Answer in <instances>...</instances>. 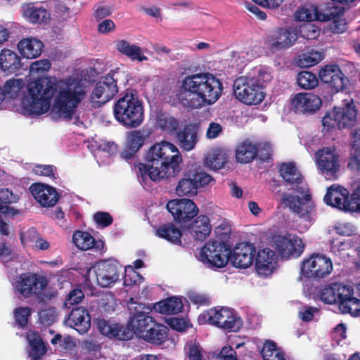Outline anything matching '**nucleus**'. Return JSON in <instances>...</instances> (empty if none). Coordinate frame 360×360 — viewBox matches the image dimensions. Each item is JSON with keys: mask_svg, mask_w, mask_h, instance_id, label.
<instances>
[{"mask_svg": "<svg viewBox=\"0 0 360 360\" xmlns=\"http://www.w3.org/2000/svg\"><path fill=\"white\" fill-rule=\"evenodd\" d=\"M160 129L169 134L178 131L179 121L173 117L162 115L158 119Z\"/></svg>", "mask_w": 360, "mask_h": 360, "instance_id": "nucleus-50", "label": "nucleus"}, {"mask_svg": "<svg viewBox=\"0 0 360 360\" xmlns=\"http://www.w3.org/2000/svg\"><path fill=\"white\" fill-rule=\"evenodd\" d=\"M20 105L24 115H40L46 112L54 98L53 109L60 118L71 120L86 95L80 79L68 77L57 80L44 77L30 82Z\"/></svg>", "mask_w": 360, "mask_h": 360, "instance_id": "nucleus-1", "label": "nucleus"}, {"mask_svg": "<svg viewBox=\"0 0 360 360\" xmlns=\"http://www.w3.org/2000/svg\"><path fill=\"white\" fill-rule=\"evenodd\" d=\"M20 57L13 51L4 49L0 53V68L2 71L12 74L22 67Z\"/></svg>", "mask_w": 360, "mask_h": 360, "instance_id": "nucleus-33", "label": "nucleus"}, {"mask_svg": "<svg viewBox=\"0 0 360 360\" xmlns=\"http://www.w3.org/2000/svg\"><path fill=\"white\" fill-rule=\"evenodd\" d=\"M257 146L245 141L238 145L236 149V158L238 162L249 163L257 157Z\"/></svg>", "mask_w": 360, "mask_h": 360, "instance_id": "nucleus-41", "label": "nucleus"}, {"mask_svg": "<svg viewBox=\"0 0 360 360\" xmlns=\"http://www.w3.org/2000/svg\"><path fill=\"white\" fill-rule=\"evenodd\" d=\"M167 209L174 220L180 224L190 221L198 213V208L193 201L186 198L169 200Z\"/></svg>", "mask_w": 360, "mask_h": 360, "instance_id": "nucleus-20", "label": "nucleus"}, {"mask_svg": "<svg viewBox=\"0 0 360 360\" xmlns=\"http://www.w3.org/2000/svg\"><path fill=\"white\" fill-rule=\"evenodd\" d=\"M74 244L82 250H87L94 247V238L88 232L76 231L72 236Z\"/></svg>", "mask_w": 360, "mask_h": 360, "instance_id": "nucleus-44", "label": "nucleus"}, {"mask_svg": "<svg viewBox=\"0 0 360 360\" xmlns=\"http://www.w3.org/2000/svg\"><path fill=\"white\" fill-rule=\"evenodd\" d=\"M324 54L319 51H309L300 56L299 65L303 68L314 66L321 61Z\"/></svg>", "mask_w": 360, "mask_h": 360, "instance_id": "nucleus-45", "label": "nucleus"}, {"mask_svg": "<svg viewBox=\"0 0 360 360\" xmlns=\"http://www.w3.org/2000/svg\"><path fill=\"white\" fill-rule=\"evenodd\" d=\"M94 269L97 283L101 287H110L120 280L122 266L115 260H101Z\"/></svg>", "mask_w": 360, "mask_h": 360, "instance_id": "nucleus-19", "label": "nucleus"}, {"mask_svg": "<svg viewBox=\"0 0 360 360\" xmlns=\"http://www.w3.org/2000/svg\"><path fill=\"white\" fill-rule=\"evenodd\" d=\"M29 236H33V239H30L32 242H34L35 247L41 250H46L49 249L50 244L49 243L39 237L37 231L34 229H30L27 232Z\"/></svg>", "mask_w": 360, "mask_h": 360, "instance_id": "nucleus-57", "label": "nucleus"}, {"mask_svg": "<svg viewBox=\"0 0 360 360\" xmlns=\"http://www.w3.org/2000/svg\"><path fill=\"white\" fill-rule=\"evenodd\" d=\"M297 39L295 30L289 27H281L269 34L265 44L271 51H280L291 47Z\"/></svg>", "mask_w": 360, "mask_h": 360, "instance_id": "nucleus-22", "label": "nucleus"}, {"mask_svg": "<svg viewBox=\"0 0 360 360\" xmlns=\"http://www.w3.org/2000/svg\"><path fill=\"white\" fill-rule=\"evenodd\" d=\"M115 120L127 128L139 127L144 120V109L138 96L133 93H126L113 105Z\"/></svg>", "mask_w": 360, "mask_h": 360, "instance_id": "nucleus-5", "label": "nucleus"}, {"mask_svg": "<svg viewBox=\"0 0 360 360\" xmlns=\"http://www.w3.org/2000/svg\"><path fill=\"white\" fill-rule=\"evenodd\" d=\"M30 191L36 200L43 207H53L58 202L60 195L56 189L42 183L32 184Z\"/></svg>", "mask_w": 360, "mask_h": 360, "instance_id": "nucleus-27", "label": "nucleus"}, {"mask_svg": "<svg viewBox=\"0 0 360 360\" xmlns=\"http://www.w3.org/2000/svg\"><path fill=\"white\" fill-rule=\"evenodd\" d=\"M28 342L27 354L31 360H39L47 352L48 343L44 340L39 331L30 330L26 333Z\"/></svg>", "mask_w": 360, "mask_h": 360, "instance_id": "nucleus-28", "label": "nucleus"}, {"mask_svg": "<svg viewBox=\"0 0 360 360\" xmlns=\"http://www.w3.org/2000/svg\"><path fill=\"white\" fill-rule=\"evenodd\" d=\"M186 356L188 360H205L203 349L199 344H187L185 347Z\"/></svg>", "mask_w": 360, "mask_h": 360, "instance_id": "nucleus-51", "label": "nucleus"}, {"mask_svg": "<svg viewBox=\"0 0 360 360\" xmlns=\"http://www.w3.org/2000/svg\"><path fill=\"white\" fill-rule=\"evenodd\" d=\"M335 283L325 287L321 290L320 297L323 302L328 304L338 303Z\"/></svg>", "mask_w": 360, "mask_h": 360, "instance_id": "nucleus-52", "label": "nucleus"}, {"mask_svg": "<svg viewBox=\"0 0 360 360\" xmlns=\"http://www.w3.org/2000/svg\"><path fill=\"white\" fill-rule=\"evenodd\" d=\"M318 311L317 307L304 306L299 311V317L304 322H309L313 319L314 313Z\"/></svg>", "mask_w": 360, "mask_h": 360, "instance_id": "nucleus-62", "label": "nucleus"}, {"mask_svg": "<svg viewBox=\"0 0 360 360\" xmlns=\"http://www.w3.org/2000/svg\"><path fill=\"white\" fill-rule=\"evenodd\" d=\"M223 84L211 73H195L186 76L176 94L185 108L198 109L217 102L223 93Z\"/></svg>", "mask_w": 360, "mask_h": 360, "instance_id": "nucleus-2", "label": "nucleus"}, {"mask_svg": "<svg viewBox=\"0 0 360 360\" xmlns=\"http://www.w3.org/2000/svg\"><path fill=\"white\" fill-rule=\"evenodd\" d=\"M291 108L296 113H314L319 110L322 101L311 93H298L291 99Z\"/></svg>", "mask_w": 360, "mask_h": 360, "instance_id": "nucleus-24", "label": "nucleus"}, {"mask_svg": "<svg viewBox=\"0 0 360 360\" xmlns=\"http://www.w3.org/2000/svg\"><path fill=\"white\" fill-rule=\"evenodd\" d=\"M168 336L167 326L155 321L142 337L148 342L153 345H160L163 344Z\"/></svg>", "mask_w": 360, "mask_h": 360, "instance_id": "nucleus-38", "label": "nucleus"}, {"mask_svg": "<svg viewBox=\"0 0 360 360\" xmlns=\"http://www.w3.org/2000/svg\"><path fill=\"white\" fill-rule=\"evenodd\" d=\"M231 255V247L226 242L208 241L201 248L198 259L210 269L226 266Z\"/></svg>", "mask_w": 360, "mask_h": 360, "instance_id": "nucleus-10", "label": "nucleus"}, {"mask_svg": "<svg viewBox=\"0 0 360 360\" xmlns=\"http://www.w3.org/2000/svg\"><path fill=\"white\" fill-rule=\"evenodd\" d=\"M13 315L18 327L24 328L27 326L29 319L32 315V309L29 307H19L14 309Z\"/></svg>", "mask_w": 360, "mask_h": 360, "instance_id": "nucleus-48", "label": "nucleus"}, {"mask_svg": "<svg viewBox=\"0 0 360 360\" xmlns=\"http://www.w3.org/2000/svg\"><path fill=\"white\" fill-rule=\"evenodd\" d=\"M70 326L80 334L86 333L91 327L90 315L85 307H73L68 316Z\"/></svg>", "mask_w": 360, "mask_h": 360, "instance_id": "nucleus-29", "label": "nucleus"}, {"mask_svg": "<svg viewBox=\"0 0 360 360\" xmlns=\"http://www.w3.org/2000/svg\"><path fill=\"white\" fill-rule=\"evenodd\" d=\"M333 270L330 258L321 254H313L303 261L301 271L307 278H322L329 275Z\"/></svg>", "mask_w": 360, "mask_h": 360, "instance_id": "nucleus-16", "label": "nucleus"}, {"mask_svg": "<svg viewBox=\"0 0 360 360\" xmlns=\"http://www.w3.org/2000/svg\"><path fill=\"white\" fill-rule=\"evenodd\" d=\"M227 153L223 148H212L205 156V165L207 167L217 171L224 167L227 162Z\"/></svg>", "mask_w": 360, "mask_h": 360, "instance_id": "nucleus-40", "label": "nucleus"}, {"mask_svg": "<svg viewBox=\"0 0 360 360\" xmlns=\"http://www.w3.org/2000/svg\"><path fill=\"white\" fill-rule=\"evenodd\" d=\"M145 136L140 130H134L127 134L125 145L120 155L126 160L133 158L143 146Z\"/></svg>", "mask_w": 360, "mask_h": 360, "instance_id": "nucleus-30", "label": "nucleus"}, {"mask_svg": "<svg viewBox=\"0 0 360 360\" xmlns=\"http://www.w3.org/2000/svg\"><path fill=\"white\" fill-rule=\"evenodd\" d=\"M94 220L98 226L103 228L109 226L113 222V218L110 213L101 211L94 214Z\"/></svg>", "mask_w": 360, "mask_h": 360, "instance_id": "nucleus-55", "label": "nucleus"}, {"mask_svg": "<svg viewBox=\"0 0 360 360\" xmlns=\"http://www.w3.org/2000/svg\"><path fill=\"white\" fill-rule=\"evenodd\" d=\"M18 196L14 195L8 188L0 191V212L6 217H14L19 214V210L8 205L18 202Z\"/></svg>", "mask_w": 360, "mask_h": 360, "instance_id": "nucleus-42", "label": "nucleus"}, {"mask_svg": "<svg viewBox=\"0 0 360 360\" xmlns=\"http://www.w3.org/2000/svg\"><path fill=\"white\" fill-rule=\"evenodd\" d=\"M128 308L130 314V319L127 326L132 332V337L134 334H139L142 336L151 325L155 321V319L150 316L151 307L133 301L131 298Z\"/></svg>", "mask_w": 360, "mask_h": 360, "instance_id": "nucleus-12", "label": "nucleus"}, {"mask_svg": "<svg viewBox=\"0 0 360 360\" xmlns=\"http://www.w3.org/2000/svg\"><path fill=\"white\" fill-rule=\"evenodd\" d=\"M176 137L180 148L186 151L193 150L198 142L197 132L190 124L176 131Z\"/></svg>", "mask_w": 360, "mask_h": 360, "instance_id": "nucleus-36", "label": "nucleus"}, {"mask_svg": "<svg viewBox=\"0 0 360 360\" xmlns=\"http://www.w3.org/2000/svg\"><path fill=\"white\" fill-rule=\"evenodd\" d=\"M356 117L357 110L352 100L344 104V106L334 107L331 111L326 112L322 119V123L328 130L335 127L342 129L353 127Z\"/></svg>", "mask_w": 360, "mask_h": 360, "instance_id": "nucleus-11", "label": "nucleus"}, {"mask_svg": "<svg viewBox=\"0 0 360 360\" xmlns=\"http://www.w3.org/2000/svg\"><path fill=\"white\" fill-rule=\"evenodd\" d=\"M115 45L118 52L131 60L142 62L148 60V58L143 54L141 48L138 45L130 44L125 39L117 40L115 41Z\"/></svg>", "mask_w": 360, "mask_h": 360, "instance_id": "nucleus-37", "label": "nucleus"}, {"mask_svg": "<svg viewBox=\"0 0 360 360\" xmlns=\"http://www.w3.org/2000/svg\"><path fill=\"white\" fill-rule=\"evenodd\" d=\"M145 163H139V175L145 179L149 177L153 181L176 176L181 170L182 161L176 146L168 141L153 145L144 157Z\"/></svg>", "mask_w": 360, "mask_h": 360, "instance_id": "nucleus-3", "label": "nucleus"}, {"mask_svg": "<svg viewBox=\"0 0 360 360\" xmlns=\"http://www.w3.org/2000/svg\"><path fill=\"white\" fill-rule=\"evenodd\" d=\"M213 180L210 175L200 169H190L179 181L176 193L179 196L195 195L199 187H203Z\"/></svg>", "mask_w": 360, "mask_h": 360, "instance_id": "nucleus-13", "label": "nucleus"}, {"mask_svg": "<svg viewBox=\"0 0 360 360\" xmlns=\"http://www.w3.org/2000/svg\"><path fill=\"white\" fill-rule=\"evenodd\" d=\"M336 291H337V300L339 304L340 308L346 303L354 293V289L352 286L344 285L343 283H335Z\"/></svg>", "mask_w": 360, "mask_h": 360, "instance_id": "nucleus-49", "label": "nucleus"}, {"mask_svg": "<svg viewBox=\"0 0 360 360\" xmlns=\"http://www.w3.org/2000/svg\"><path fill=\"white\" fill-rule=\"evenodd\" d=\"M273 247L282 259L297 258L304 250L302 239L295 234L286 233L272 238Z\"/></svg>", "mask_w": 360, "mask_h": 360, "instance_id": "nucleus-14", "label": "nucleus"}, {"mask_svg": "<svg viewBox=\"0 0 360 360\" xmlns=\"http://www.w3.org/2000/svg\"><path fill=\"white\" fill-rule=\"evenodd\" d=\"M316 165L327 179L336 176L340 169L339 155L335 148H323L316 152Z\"/></svg>", "mask_w": 360, "mask_h": 360, "instance_id": "nucleus-21", "label": "nucleus"}, {"mask_svg": "<svg viewBox=\"0 0 360 360\" xmlns=\"http://www.w3.org/2000/svg\"><path fill=\"white\" fill-rule=\"evenodd\" d=\"M255 269L259 275L268 276L273 272L274 262L276 259V253L269 248H264L258 251L255 257Z\"/></svg>", "mask_w": 360, "mask_h": 360, "instance_id": "nucleus-31", "label": "nucleus"}, {"mask_svg": "<svg viewBox=\"0 0 360 360\" xmlns=\"http://www.w3.org/2000/svg\"><path fill=\"white\" fill-rule=\"evenodd\" d=\"M256 248L249 243L237 244L231 250L229 260L232 264L240 269H247L250 266L255 259Z\"/></svg>", "mask_w": 360, "mask_h": 360, "instance_id": "nucleus-26", "label": "nucleus"}, {"mask_svg": "<svg viewBox=\"0 0 360 360\" xmlns=\"http://www.w3.org/2000/svg\"><path fill=\"white\" fill-rule=\"evenodd\" d=\"M300 32V34L308 40L317 38L320 33L319 27L310 23L302 26Z\"/></svg>", "mask_w": 360, "mask_h": 360, "instance_id": "nucleus-56", "label": "nucleus"}, {"mask_svg": "<svg viewBox=\"0 0 360 360\" xmlns=\"http://www.w3.org/2000/svg\"><path fill=\"white\" fill-rule=\"evenodd\" d=\"M204 317H207L210 324L221 328L225 330L237 332L243 325L242 320L238 317L233 310L221 307L210 309L207 311Z\"/></svg>", "mask_w": 360, "mask_h": 360, "instance_id": "nucleus-15", "label": "nucleus"}, {"mask_svg": "<svg viewBox=\"0 0 360 360\" xmlns=\"http://www.w3.org/2000/svg\"><path fill=\"white\" fill-rule=\"evenodd\" d=\"M51 343L53 345H58V349L63 352H70L76 347V342L72 337H63L60 333L55 335L51 340Z\"/></svg>", "mask_w": 360, "mask_h": 360, "instance_id": "nucleus-47", "label": "nucleus"}, {"mask_svg": "<svg viewBox=\"0 0 360 360\" xmlns=\"http://www.w3.org/2000/svg\"><path fill=\"white\" fill-rule=\"evenodd\" d=\"M277 350L276 344L271 340H266L261 350L264 360H270Z\"/></svg>", "mask_w": 360, "mask_h": 360, "instance_id": "nucleus-61", "label": "nucleus"}, {"mask_svg": "<svg viewBox=\"0 0 360 360\" xmlns=\"http://www.w3.org/2000/svg\"><path fill=\"white\" fill-rule=\"evenodd\" d=\"M96 326L100 333L109 338L119 340H129L132 338V332L129 327L123 324L98 317L96 321Z\"/></svg>", "mask_w": 360, "mask_h": 360, "instance_id": "nucleus-23", "label": "nucleus"}, {"mask_svg": "<svg viewBox=\"0 0 360 360\" xmlns=\"http://www.w3.org/2000/svg\"><path fill=\"white\" fill-rule=\"evenodd\" d=\"M321 82L328 84L333 93H338L346 89L349 81L339 65L329 64L323 66L319 72Z\"/></svg>", "mask_w": 360, "mask_h": 360, "instance_id": "nucleus-18", "label": "nucleus"}, {"mask_svg": "<svg viewBox=\"0 0 360 360\" xmlns=\"http://www.w3.org/2000/svg\"><path fill=\"white\" fill-rule=\"evenodd\" d=\"M155 235L168 242L181 245L182 232L172 222L160 224L155 230Z\"/></svg>", "mask_w": 360, "mask_h": 360, "instance_id": "nucleus-34", "label": "nucleus"}, {"mask_svg": "<svg viewBox=\"0 0 360 360\" xmlns=\"http://www.w3.org/2000/svg\"><path fill=\"white\" fill-rule=\"evenodd\" d=\"M297 83L304 89H312L318 86L319 81L315 74L309 71H301L297 76Z\"/></svg>", "mask_w": 360, "mask_h": 360, "instance_id": "nucleus-46", "label": "nucleus"}, {"mask_svg": "<svg viewBox=\"0 0 360 360\" xmlns=\"http://www.w3.org/2000/svg\"><path fill=\"white\" fill-rule=\"evenodd\" d=\"M184 305L180 298L172 297L154 304V309L162 314H176L181 311Z\"/></svg>", "mask_w": 360, "mask_h": 360, "instance_id": "nucleus-43", "label": "nucleus"}, {"mask_svg": "<svg viewBox=\"0 0 360 360\" xmlns=\"http://www.w3.org/2000/svg\"><path fill=\"white\" fill-rule=\"evenodd\" d=\"M48 283L49 281L44 276L26 272L17 277L13 287L14 293L18 295L19 298L35 297L39 302L45 303L55 297L53 293L45 292Z\"/></svg>", "mask_w": 360, "mask_h": 360, "instance_id": "nucleus-6", "label": "nucleus"}, {"mask_svg": "<svg viewBox=\"0 0 360 360\" xmlns=\"http://www.w3.org/2000/svg\"><path fill=\"white\" fill-rule=\"evenodd\" d=\"M344 313H349L352 316H360V300L352 296L341 308Z\"/></svg>", "mask_w": 360, "mask_h": 360, "instance_id": "nucleus-53", "label": "nucleus"}, {"mask_svg": "<svg viewBox=\"0 0 360 360\" xmlns=\"http://www.w3.org/2000/svg\"><path fill=\"white\" fill-rule=\"evenodd\" d=\"M321 82L328 84L333 93H338L346 89L349 81L339 65L329 64L323 66L319 72Z\"/></svg>", "mask_w": 360, "mask_h": 360, "instance_id": "nucleus-17", "label": "nucleus"}, {"mask_svg": "<svg viewBox=\"0 0 360 360\" xmlns=\"http://www.w3.org/2000/svg\"><path fill=\"white\" fill-rule=\"evenodd\" d=\"M347 167L356 172L360 171V150H356L349 157Z\"/></svg>", "mask_w": 360, "mask_h": 360, "instance_id": "nucleus-64", "label": "nucleus"}, {"mask_svg": "<svg viewBox=\"0 0 360 360\" xmlns=\"http://www.w3.org/2000/svg\"><path fill=\"white\" fill-rule=\"evenodd\" d=\"M84 297V295L82 290L74 289L68 294V296L65 299V304L67 307L70 305V307L79 303Z\"/></svg>", "mask_w": 360, "mask_h": 360, "instance_id": "nucleus-60", "label": "nucleus"}, {"mask_svg": "<svg viewBox=\"0 0 360 360\" xmlns=\"http://www.w3.org/2000/svg\"><path fill=\"white\" fill-rule=\"evenodd\" d=\"M261 74L257 76L240 77L233 84L234 94L236 98L246 105H257L265 98L264 82Z\"/></svg>", "mask_w": 360, "mask_h": 360, "instance_id": "nucleus-9", "label": "nucleus"}, {"mask_svg": "<svg viewBox=\"0 0 360 360\" xmlns=\"http://www.w3.org/2000/svg\"><path fill=\"white\" fill-rule=\"evenodd\" d=\"M128 76L127 72L120 68L110 70L107 75L102 76L96 83L91 93V99H98L97 102L102 104L107 103L118 93V85L127 84Z\"/></svg>", "mask_w": 360, "mask_h": 360, "instance_id": "nucleus-8", "label": "nucleus"}, {"mask_svg": "<svg viewBox=\"0 0 360 360\" xmlns=\"http://www.w3.org/2000/svg\"><path fill=\"white\" fill-rule=\"evenodd\" d=\"M278 172L283 181L290 185L302 197L292 194L285 195L283 202L293 212L305 221H311L314 212V206L311 202V196L309 188L304 181V177L292 162H283L279 167Z\"/></svg>", "mask_w": 360, "mask_h": 360, "instance_id": "nucleus-4", "label": "nucleus"}, {"mask_svg": "<svg viewBox=\"0 0 360 360\" xmlns=\"http://www.w3.org/2000/svg\"><path fill=\"white\" fill-rule=\"evenodd\" d=\"M53 170H56V167L49 165H37L32 169L37 175L56 179Z\"/></svg>", "mask_w": 360, "mask_h": 360, "instance_id": "nucleus-59", "label": "nucleus"}, {"mask_svg": "<svg viewBox=\"0 0 360 360\" xmlns=\"http://www.w3.org/2000/svg\"><path fill=\"white\" fill-rule=\"evenodd\" d=\"M51 68V63L47 59L39 60L33 62L30 65V71L32 72H43L48 71Z\"/></svg>", "mask_w": 360, "mask_h": 360, "instance_id": "nucleus-63", "label": "nucleus"}, {"mask_svg": "<svg viewBox=\"0 0 360 360\" xmlns=\"http://www.w3.org/2000/svg\"><path fill=\"white\" fill-rule=\"evenodd\" d=\"M168 325L171 328L182 332L189 327V322L183 318L172 317L167 321Z\"/></svg>", "mask_w": 360, "mask_h": 360, "instance_id": "nucleus-58", "label": "nucleus"}, {"mask_svg": "<svg viewBox=\"0 0 360 360\" xmlns=\"http://www.w3.org/2000/svg\"><path fill=\"white\" fill-rule=\"evenodd\" d=\"M57 315L54 308L43 309L39 313V320L44 326L52 325L56 319Z\"/></svg>", "mask_w": 360, "mask_h": 360, "instance_id": "nucleus-54", "label": "nucleus"}, {"mask_svg": "<svg viewBox=\"0 0 360 360\" xmlns=\"http://www.w3.org/2000/svg\"><path fill=\"white\" fill-rule=\"evenodd\" d=\"M44 44L36 38H25L21 39L18 44V49L20 54L29 59L39 57L43 50Z\"/></svg>", "mask_w": 360, "mask_h": 360, "instance_id": "nucleus-32", "label": "nucleus"}, {"mask_svg": "<svg viewBox=\"0 0 360 360\" xmlns=\"http://www.w3.org/2000/svg\"><path fill=\"white\" fill-rule=\"evenodd\" d=\"M190 229L195 240L201 241L205 240L212 230L209 217L206 215H200L194 220Z\"/></svg>", "mask_w": 360, "mask_h": 360, "instance_id": "nucleus-39", "label": "nucleus"}, {"mask_svg": "<svg viewBox=\"0 0 360 360\" xmlns=\"http://www.w3.org/2000/svg\"><path fill=\"white\" fill-rule=\"evenodd\" d=\"M325 202L331 207L338 208L345 212H355L350 203L352 195L349 197V192L342 186H331L328 188L324 196Z\"/></svg>", "mask_w": 360, "mask_h": 360, "instance_id": "nucleus-25", "label": "nucleus"}, {"mask_svg": "<svg viewBox=\"0 0 360 360\" xmlns=\"http://www.w3.org/2000/svg\"><path fill=\"white\" fill-rule=\"evenodd\" d=\"M355 0H328L322 4L320 8L314 9L316 20L326 22L332 20L330 29L334 34H342L347 30V23L345 18H342L345 12V5Z\"/></svg>", "mask_w": 360, "mask_h": 360, "instance_id": "nucleus-7", "label": "nucleus"}, {"mask_svg": "<svg viewBox=\"0 0 360 360\" xmlns=\"http://www.w3.org/2000/svg\"><path fill=\"white\" fill-rule=\"evenodd\" d=\"M24 17L32 23H46L50 19L49 12L42 6L27 4L22 6Z\"/></svg>", "mask_w": 360, "mask_h": 360, "instance_id": "nucleus-35", "label": "nucleus"}]
</instances>
